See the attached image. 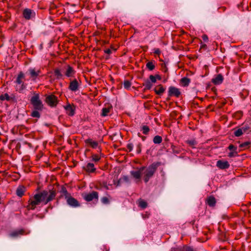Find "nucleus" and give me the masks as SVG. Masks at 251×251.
I'll use <instances>...</instances> for the list:
<instances>
[{"label": "nucleus", "instance_id": "c9c22d12", "mask_svg": "<svg viewBox=\"0 0 251 251\" xmlns=\"http://www.w3.org/2000/svg\"><path fill=\"white\" fill-rule=\"evenodd\" d=\"M146 66L151 71L153 70L155 68L154 65L153 64L152 62L151 61L148 62L147 63Z\"/></svg>", "mask_w": 251, "mask_h": 251}, {"label": "nucleus", "instance_id": "0eeeda50", "mask_svg": "<svg viewBox=\"0 0 251 251\" xmlns=\"http://www.w3.org/2000/svg\"><path fill=\"white\" fill-rule=\"evenodd\" d=\"M30 77L33 81H35L38 76L41 74V70H36L35 68H30L28 70Z\"/></svg>", "mask_w": 251, "mask_h": 251}, {"label": "nucleus", "instance_id": "1a4fd4ad", "mask_svg": "<svg viewBox=\"0 0 251 251\" xmlns=\"http://www.w3.org/2000/svg\"><path fill=\"white\" fill-rule=\"evenodd\" d=\"M23 17L26 20H29L35 16V12L29 8H25L23 10Z\"/></svg>", "mask_w": 251, "mask_h": 251}, {"label": "nucleus", "instance_id": "37998d69", "mask_svg": "<svg viewBox=\"0 0 251 251\" xmlns=\"http://www.w3.org/2000/svg\"><path fill=\"white\" fill-rule=\"evenodd\" d=\"M242 131L243 133H245L246 132H247V131L249 129L250 127L248 126L247 125H245L244 126H243L242 127H241Z\"/></svg>", "mask_w": 251, "mask_h": 251}, {"label": "nucleus", "instance_id": "2eb2a0df", "mask_svg": "<svg viewBox=\"0 0 251 251\" xmlns=\"http://www.w3.org/2000/svg\"><path fill=\"white\" fill-rule=\"evenodd\" d=\"M83 169L88 173H94L96 170L94 164L92 163H88L85 166L83 167Z\"/></svg>", "mask_w": 251, "mask_h": 251}, {"label": "nucleus", "instance_id": "f8f14e48", "mask_svg": "<svg viewBox=\"0 0 251 251\" xmlns=\"http://www.w3.org/2000/svg\"><path fill=\"white\" fill-rule=\"evenodd\" d=\"M67 114L70 116H72L74 115L75 113V107L74 104H68L66 106L64 107Z\"/></svg>", "mask_w": 251, "mask_h": 251}, {"label": "nucleus", "instance_id": "39448f33", "mask_svg": "<svg viewBox=\"0 0 251 251\" xmlns=\"http://www.w3.org/2000/svg\"><path fill=\"white\" fill-rule=\"evenodd\" d=\"M83 198L88 202L93 200H95L97 202L99 200V193L96 191H92L91 193L83 195Z\"/></svg>", "mask_w": 251, "mask_h": 251}, {"label": "nucleus", "instance_id": "72a5a7b5", "mask_svg": "<svg viewBox=\"0 0 251 251\" xmlns=\"http://www.w3.org/2000/svg\"><path fill=\"white\" fill-rule=\"evenodd\" d=\"M0 100H10V97L9 96L8 94L7 93H5L3 95H1L0 96Z\"/></svg>", "mask_w": 251, "mask_h": 251}, {"label": "nucleus", "instance_id": "6e6552de", "mask_svg": "<svg viewBox=\"0 0 251 251\" xmlns=\"http://www.w3.org/2000/svg\"><path fill=\"white\" fill-rule=\"evenodd\" d=\"M181 94L179 89L174 86H170L168 90V95L170 97L175 96L178 98Z\"/></svg>", "mask_w": 251, "mask_h": 251}, {"label": "nucleus", "instance_id": "9d476101", "mask_svg": "<svg viewBox=\"0 0 251 251\" xmlns=\"http://www.w3.org/2000/svg\"><path fill=\"white\" fill-rule=\"evenodd\" d=\"M66 200L67 204L71 207H77L80 206V203L78 201L72 197L71 195L67 198Z\"/></svg>", "mask_w": 251, "mask_h": 251}, {"label": "nucleus", "instance_id": "a211bd4d", "mask_svg": "<svg viewBox=\"0 0 251 251\" xmlns=\"http://www.w3.org/2000/svg\"><path fill=\"white\" fill-rule=\"evenodd\" d=\"M223 76L221 74H218L212 79V82L215 85H219L223 81Z\"/></svg>", "mask_w": 251, "mask_h": 251}, {"label": "nucleus", "instance_id": "c03bdc74", "mask_svg": "<svg viewBox=\"0 0 251 251\" xmlns=\"http://www.w3.org/2000/svg\"><path fill=\"white\" fill-rule=\"evenodd\" d=\"M237 155V152L234 151L230 152L228 154V156L229 157H233L236 156Z\"/></svg>", "mask_w": 251, "mask_h": 251}, {"label": "nucleus", "instance_id": "4be33fe9", "mask_svg": "<svg viewBox=\"0 0 251 251\" xmlns=\"http://www.w3.org/2000/svg\"><path fill=\"white\" fill-rule=\"evenodd\" d=\"M190 82L191 80L190 78L186 77H184L180 79V84L183 87H186L189 85Z\"/></svg>", "mask_w": 251, "mask_h": 251}, {"label": "nucleus", "instance_id": "f704fd0d", "mask_svg": "<svg viewBox=\"0 0 251 251\" xmlns=\"http://www.w3.org/2000/svg\"><path fill=\"white\" fill-rule=\"evenodd\" d=\"M139 206L140 207L144 209L147 207V203L145 201H144L142 200H140L139 202Z\"/></svg>", "mask_w": 251, "mask_h": 251}, {"label": "nucleus", "instance_id": "473e14b6", "mask_svg": "<svg viewBox=\"0 0 251 251\" xmlns=\"http://www.w3.org/2000/svg\"><path fill=\"white\" fill-rule=\"evenodd\" d=\"M142 131L144 134H145V135L148 134L150 131L149 127L147 126H143L142 127Z\"/></svg>", "mask_w": 251, "mask_h": 251}, {"label": "nucleus", "instance_id": "58836bf2", "mask_svg": "<svg viewBox=\"0 0 251 251\" xmlns=\"http://www.w3.org/2000/svg\"><path fill=\"white\" fill-rule=\"evenodd\" d=\"M92 160L95 161V162H98L99 161L100 159V157L99 156V155H97V154H92Z\"/></svg>", "mask_w": 251, "mask_h": 251}, {"label": "nucleus", "instance_id": "de8ad7c7", "mask_svg": "<svg viewBox=\"0 0 251 251\" xmlns=\"http://www.w3.org/2000/svg\"><path fill=\"white\" fill-rule=\"evenodd\" d=\"M101 250L102 251H109V248L106 245H103L101 247Z\"/></svg>", "mask_w": 251, "mask_h": 251}, {"label": "nucleus", "instance_id": "8fccbe9b", "mask_svg": "<svg viewBox=\"0 0 251 251\" xmlns=\"http://www.w3.org/2000/svg\"><path fill=\"white\" fill-rule=\"evenodd\" d=\"M201 37H202V40L204 41H205V42H207L208 41V36L206 35H205V34L203 35Z\"/></svg>", "mask_w": 251, "mask_h": 251}, {"label": "nucleus", "instance_id": "f03ea898", "mask_svg": "<svg viewBox=\"0 0 251 251\" xmlns=\"http://www.w3.org/2000/svg\"><path fill=\"white\" fill-rule=\"evenodd\" d=\"M159 165V163H153L146 169L144 172V179L146 183L153 176Z\"/></svg>", "mask_w": 251, "mask_h": 251}, {"label": "nucleus", "instance_id": "e433bc0d", "mask_svg": "<svg viewBox=\"0 0 251 251\" xmlns=\"http://www.w3.org/2000/svg\"><path fill=\"white\" fill-rule=\"evenodd\" d=\"M131 85V82L128 80H125L124 82V87L126 89H128Z\"/></svg>", "mask_w": 251, "mask_h": 251}, {"label": "nucleus", "instance_id": "dca6fc26", "mask_svg": "<svg viewBox=\"0 0 251 251\" xmlns=\"http://www.w3.org/2000/svg\"><path fill=\"white\" fill-rule=\"evenodd\" d=\"M217 167L221 169H226L229 167V164L227 161L218 160L216 164Z\"/></svg>", "mask_w": 251, "mask_h": 251}, {"label": "nucleus", "instance_id": "4468645a", "mask_svg": "<svg viewBox=\"0 0 251 251\" xmlns=\"http://www.w3.org/2000/svg\"><path fill=\"white\" fill-rule=\"evenodd\" d=\"M75 74V71L74 68L70 65H67L66 67V71L65 72V75L68 77H71L74 76Z\"/></svg>", "mask_w": 251, "mask_h": 251}, {"label": "nucleus", "instance_id": "7ed1b4c3", "mask_svg": "<svg viewBox=\"0 0 251 251\" xmlns=\"http://www.w3.org/2000/svg\"><path fill=\"white\" fill-rule=\"evenodd\" d=\"M30 103L35 110L42 111L43 109L44 105L42 100H40V95L38 93H34L30 99Z\"/></svg>", "mask_w": 251, "mask_h": 251}, {"label": "nucleus", "instance_id": "f257e3e1", "mask_svg": "<svg viewBox=\"0 0 251 251\" xmlns=\"http://www.w3.org/2000/svg\"><path fill=\"white\" fill-rule=\"evenodd\" d=\"M56 195V191L53 189L49 191L44 190L37 193L29 198L26 206L27 209L28 210H34L37 205H39L42 202L44 205H46L50 201L53 200Z\"/></svg>", "mask_w": 251, "mask_h": 251}, {"label": "nucleus", "instance_id": "412c9836", "mask_svg": "<svg viewBox=\"0 0 251 251\" xmlns=\"http://www.w3.org/2000/svg\"><path fill=\"white\" fill-rule=\"evenodd\" d=\"M25 231L24 229H21L13 231L10 233V236L12 237H17L20 235L24 234Z\"/></svg>", "mask_w": 251, "mask_h": 251}, {"label": "nucleus", "instance_id": "5701e85b", "mask_svg": "<svg viewBox=\"0 0 251 251\" xmlns=\"http://www.w3.org/2000/svg\"><path fill=\"white\" fill-rule=\"evenodd\" d=\"M60 193L62 194L61 196L64 197L65 199L71 196V194L68 192L66 188L64 186L61 187Z\"/></svg>", "mask_w": 251, "mask_h": 251}, {"label": "nucleus", "instance_id": "864d4df0", "mask_svg": "<svg viewBox=\"0 0 251 251\" xmlns=\"http://www.w3.org/2000/svg\"><path fill=\"white\" fill-rule=\"evenodd\" d=\"M206 48V45L205 44H202L201 45V49Z\"/></svg>", "mask_w": 251, "mask_h": 251}, {"label": "nucleus", "instance_id": "ddd939ff", "mask_svg": "<svg viewBox=\"0 0 251 251\" xmlns=\"http://www.w3.org/2000/svg\"><path fill=\"white\" fill-rule=\"evenodd\" d=\"M84 142L87 146L90 147L93 149H96L99 147V142L93 140L91 138L85 140Z\"/></svg>", "mask_w": 251, "mask_h": 251}, {"label": "nucleus", "instance_id": "a19ab883", "mask_svg": "<svg viewBox=\"0 0 251 251\" xmlns=\"http://www.w3.org/2000/svg\"><path fill=\"white\" fill-rule=\"evenodd\" d=\"M228 149L231 151H236L237 150V147L234 146L233 145L230 144L228 147Z\"/></svg>", "mask_w": 251, "mask_h": 251}, {"label": "nucleus", "instance_id": "b1692460", "mask_svg": "<svg viewBox=\"0 0 251 251\" xmlns=\"http://www.w3.org/2000/svg\"><path fill=\"white\" fill-rule=\"evenodd\" d=\"M207 203L210 206H214L216 204V199L213 196H210L207 199Z\"/></svg>", "mask_w": 251, "mask_h": 251}, {"label": "nucleus", "instance_id": "49530a36", "mask_svg": "<svg viewBox=\"0 0 251 251\" xmlns=\"http://www.w3.org/2000/svg\"><path fill=\"white\" fill-rule=\"evenodd\" d=\"M150 79L151 81V82H152V83H155L156 81V77L154 75H151L150 76Z\"/></svg>", "mask_w": 251, "mask_h": 251}, {"label": "nucleus", "instance_id": "aec40b11", "mask_svg": "<svg viewBox=\"0 0 251 251\" xmlns=\"http://www.w3.org/2000/svg\"><path fill=\"white\" fill-rule=\"evenodd\" d=\"M154 92L156 94L158 95H161L165 92V89L163 87L162 85H158L154 88Z\"/></svg>", "mask_w": 251, "mask_h": 251}, {"label": "nucleus", "instance_id": "2f4dec72", "mask_svg": "<svg viewBox=\"0 0 251 251\" xmlns=\"http://www.w3.org/2000/svg\"><path fill=\"white\" fill-rule=\"evenodd\" d=\"M143 85L145 86V88H144L145 90H149L152 87V86L151 83L149 80L147 81L143 84Z\"/></svg>", "mask_w": 251, "mask_h": 251}, {"label": "nucleus", "instance_id": "09e8293b", "mask_svg": "<svg viewBox=\"0 0 251 251\" xmlns=\"http://www.w3.org/2000/svg\"><path fill=\"white\" fill-rule=\"evenodd\" d=\"M154 53L155 54H157L158 55H159L161 53V51L158 48H155L154 49Z\"/></svg>", "mask_w": 251, "mask_h": 251}, {"label": "nucleus", "instance_id": "79ce46f5", "mask_svg": "<svg viewBox=\"0 0 251 251\" xmlns=\"http://www.w3.org/2000/svg\"><path fill=\"white\" fill-rule=\"evenodd\" d=\"M142 145L141 143H138L136 146V151L137 153H140L141 152Z\"/></svg>", "mask_w": 251, "mask_h": 251}, {"label": "nucleus", "instance_id": "a18cd8bd", "mask_svg": "<svg viewBox=\"0 0 251 251\" xmlns=\"http://www.w3.org/2000/svg\"><path fill=\"white\" fill-rule=\"evenodd\" d=\"M126 147H127V149L128 150V151H131L133 149V145L131 143H129L127 145Z\"/></svg>", "mask_w": 251, "mask_h": 251}, {"label": "nucleus", "instance_id": "423d86ee", "mask_svg": "<svg viewBox=\"0 0 251 251\" xmlns=\"http://www.w3.org/2000/svg\"><path fill=\"white\" fill-rule=\"evenodd\" d=\"M80 84V81H78L76 79H74L70 81L69 89L73 92H76L79 89Z\"/></svg>", "mask_w": 251, "mask_h": 251}, {"label": "nucleus", "instance_id": "20e7f679", "mask_svg": "<svg viewBox=\"0 0 251 251\" xmlns=\"http://www.w3.org/2000/svg\"><path fill=\"white\" fill-rule=\"evenodd\" d=\"M45 101L50 107H55L58 103L57 97L52 94L48 95L46 98Z\"/></svg>", "mask_w": 251, "mask_h": 251}, {"label": "nucleus", "instance_id": "c85d7f7f", "mask_svg": "<svg viewBox=\"0 0 251 251\" xmlns=\"http://www.w3.org/2000/svg\"><path fill=\"white\" fill-rule=\"evenodd\" d=\"M162 141V138L160 136L156 135L154 137L153 142L154 144H160Z\"/></svg>", "mask_w": 251, "mask_h": 251}, {"label": "nucleus", "instance_id": "5fc2aeb1", "mask_svg": "<svg viewBox=\"0 0 251 251\" xmlns=\"http://www.w3.org/2000/svg\"><path fill=\"white\" fill-rule=\"evenodd\" d=\"M104 187H105L106 189H108V186H107L106 185H104Z\"/></svg>", "mask_w": 251, "mask_h": 251}, {"label": "nucleus", "instance_id": "6ab92c4d", "mask_svg": "<svg viewBox=\"0 0 251 251\" xmlns=\"http://www.w3.org/2000/svg\"><path fill=\"white\" fill-rule=\"evenodd\" d=\"M26 191L25 187L23 185H20L16 189V195L19 197H22L24 195V194Z\"/></svg>", "mask_w": 251, "mask_h": 251}, {"label": "nucleus", "instance_id": "f3484780", "mask_svg": "<svg viewBox=\"0 0 251 251\" xmlns=\"http://www.w3.org/2000/svg\"><path fill=\"white\" fill-rule=\"evenodd\" d=\"M145 169V167H141L138 171H131L130 174L131 176L136 179H140L141 176L142 171Z\"/></svg>", "mask_w": 251, "mask_h": 251}, {"label": "nucleus", "instance_id": "bb28decb", "mask_svg": "<svg viewBox=\"0 0 251 251\" xmlns=\"http://www.w3.org/2000/svg\"><path fill=\"white\" fill-rule=\"evenodd\" d=\"M171 251H195L192 248L189 247H184L181 249H176Z\"/></svg>", "mask_w": 251, "mask_h": 251}, {"label": "nucleus", "instance_id": "a878e982", "mask_svg": "<svg viewBox=\"0 0 251 251\" xmlns=\"http://www.w3.org/2000/svg\"><path fill=\"white\" fill-rule=\"evenodd\" d=\"M233 131H234V133H233L234 135L236 137H239V136H241L242 135H243V134L244 133L241 128H234Z\"/></svg>", "mask_w": 251, "mask_h": 251}, {"label": "nucleus", "instance_id": "3c124183", "mask_svg": "<svg viewBox=\"0 0 251 251\" xmlns=\"http://www.w3.org/2000/svg\"><path fill=\"white\" fill-rule=\"evenodd\" d=\"M104 52L106 54H110L112 53V51L110 49H108L104 50Z\"/></svg>", "mask_w": 251, "mask_h": 251}, {"label": "nucleus", "instance_id": "393cba45", "mask_svg": "<svg viewBox=\"0 0 251 251\" xmlns=\"http://www.w3.org/2000/svg\"><path fill=\"white\" fill-rule=\"evenodd\" d=\"M54 74L56 78L57 79H60L63 77V75L62 74L60 70L58 68L54 70Z\"/></svg>", "mask_w": 251, "mask_h": 251}, {"label": "nucleus", "instance_id": "603ef678", "mask_svg": "<svg viewBox=\"0 0 251 251\" xmlns=\"http://www.w3.org/2000/svg\"><path fill=\"white\" fill-rule=\"evenodd\" d=\"M155 76L156 77V79H158L159 80H160L161 79V76L159 75H155Z\"/></svg>", "mask_w": 251, "mask_h": 251}, {"label": "nucleus", "instance_id": "cd10ccee", "mask_svg": "<svg viewBox=\"0 0 251 251\" xmlns=\"http://www.w3.org/2000/svg\"><path fill=\"white\" fill-rule=\"evenodd\" d=\"M40 110L34 109L32 111L30 115L31 117L33 118H39L40 117V114L39 113Z\"/></svg>", "mask_w": 251, "mask_h": 251}, {"label": "nucleus", "instance_id": "7c9ffc66", "mask_svg": "<svg viewBox=\"0 0 251 251\" xmlns=\"http://www.w3.org/2000/svg\"><path fill=\"white\" fill-rule=\"evenodd\" d=\"M186 143L193 148H195L197 145V142L195 140H187Z\"/></svg>", "mask_w": 251, "mask_h": 251}, {"label": "nucleus", "instance_id": "ea45409f", "mask_svg": "<svg viewBox=\"0 0 251 251\" xmlns=\"http://www.w3.org/2000/svg\"><path fill=\"white\" fill-rule=\"evenodd\" d=\"M101 201L102 203L104 204H107L109 203V200L108 198L106 197H103L101 199Z\"/></svg>", "mask_w": 251, "mask_h": 251}, {"label": "nucleus", "instance_id": "c756f323", "mask_svg": "<svg viewBox=\"0 0 251 251\" xmlns=\"http://www.w3.org/2000/svg\"><path fill=\"white\" fill-rule=\"evenodd\" d=\"M251 144L250 142H245L240 144L239 147L243 149H247L250 147Z\"/></svg>", "mask_w": 251, "mask_h": 251}, {"label": "nucleus", "instance_id": "4c0bfd02", "mask_svg": "<svg viewBox=\"0 0 251 251\" xmlns=\"http://www.w3.org/2000/svg\"><path fill=\"white\" fill-rule=\"evenodd\" d=\"M109 112V109L107 108H103L102 109L101 116H106L107 115L108 113Z\"/></svg>", "mask_w": 251, "mask_h": 251}, {"label": "nucleus", "instance_id": "9b49d317", "mask_svg": "<svg viewBox=\"0 0 251 251\" xmlns=\"http://www.w3.org/2000/svg\"><path fill=\"white\" fill-rule=\"evenodd\" d=\"M25 78L24 74L22 72H20L16 78V82L18 84H21V88L20 90H23L25 89L26 87V86L25 85L23 79Z\"/></svg>", "mask_w": 251, "mask_h": 251}]
</instances>
